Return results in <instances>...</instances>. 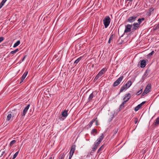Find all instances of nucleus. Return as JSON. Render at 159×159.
Wrapping results in <instances>:
<instances>
[{
	"mask_svg": "<svg viewBox=\"0 0 159 159\" xmlns=\"http://www.w3.org/2000/svg\"><path fill=\"white\" fill-rule=\"evenodd\" d=\"M111 21V19L109 16H107L105 17L103 20L105 28H107L108 27Z\"/></svg>",
	"mask_w": 159,
	"mask_h": 159,
	"instance_id": "obj_1",
	"label": "nucleus"
},
{
	"mask_svg": "<svg viewBox=\"0 0 159 159\" xmlns=\"http://www.w3.org/2000/svg\"><path fill=\"white\" fill-rule=\"evenodd\" d=\"M132 24H127L125 26V29L124 31V32L123 34L121 36L120 38L123 37L125 33H127L130 31L131 30V28H132Z\"/></svg>",
	"mask_w": 159,
	"mask_h": 159,
	"instance_id": "obj_2",
	"label": "nucleus"
},
{
	"mask_svg": "<svg viewBox=\"0 0 159 159\" xmlns=\"http://www.w3.org/2000/svg\"><path fill=\"white\" fill-rule=\"evenodd\" d=\"M9 113L12 114V118H13L16 116H17V117L20 114V111L19 110L15 109L12 110Z\"/></svg>",
	"mask_w": 159,
	"mask_h": 159,
	"instance_id": "obj_3",
	"label": "nucleus"
},
{
	"mask_svg": "<svg viewBox=\"0 0 159 159\" xmlns=\"http://www.w3.org/2000/svg\"><path fill=\"white\" fill-rule=\"evenodd\" d=\"M124 78L123 76H121L119 78L113 83V86L116 87L118 86Z\"/></svg>",
	"mask_w": 159,
	"mask_h": 159,
	"instance_id": "obj_4",
	"label": "nucleus"
},
{
	"mask_svg": "<svg viewBox=\"0 0 159 159\" xmlns=\"http://www.w3.org/2000/svg\"><path fill=\"white\" fill-rule=\"evenodd\" d=\"M137 18V16L135 15L130 16L128 18L127 20V22L131 23H133L136 20Z\"/></svg>",
	"mask_w": 159,
	"mask_h": 159,
	"instance_id": "obj_5",
	"label": "nucleus"
},
{
	"mask_svg": "<svg viewBox=\"0 0 159 159\" xmlns=\"http://www.w3.org/2000/svg\"><path fill=\"white\" fill-rule=\"evenodd\" d=\"M30 104H28L24 108L23 111L22 113H21V117L23 118L25 116L27 111L30 107Z\"/></svg>",
	"mask_w": 159,
	"mask_h": 159,
	"instance_id": "obj_6",
	"label": "nucleus"
},
{
	"mask_svg": "<svg viewBox=\"0 0 159 159\" xmlns=\"http://www.w3.org/2000/svg\"><path fill=\"white\" fill-rule=\"evenodd\" d=\"M97 94V93L96 91H93L92 93L90 94L89 97L88 98V102H90L92 101L93 100L92 99L93 97Z\"/></svg>",
	"mask_w": 159,
	"mask_h": 159,
	"instance_id": "obj_7",
	"label": "nucleus"
},
{
	"mask_svg": "<svg viewBox=\"0 0 159 159\" xmlns=\"http://www.w3.org/2000/svg\"><path fill=\"white\" fill-rule=\"evenodd\" d=\"M132 25L133 27L132 28V30L133 31L139 29L140 27V25H138L136 23H134Z\"/></svg>",
	"mask_w": 159,
	"mask_h": 159,
	"instance_id": "obj_8",
	"label": "nucleus"
},
{
	"mask_svg": "<svg viewBox=\"0 0 159 159\" xmlns=\"http://www.w3.org/2000/svg\"><path fill=\"white\" fill-rule=\"evenodd\" d=\"M146 102V101H144V102H142L140 104H139L135 108L134 111H137L140 108H141L142 106L143 105V104H144Z\"/></svg>",
	"mask_w": 159,
	"mask_h": 159,
	"instance_id": "obj_9",
	"label": "nucleus"
},
{
	"mask_svg": "<svg viewBox=\"0 0 159 159\" xmlns=\"http://www.w3.org/2000/svg\"><path fill=\"white\" fill-rule=\"evenodd\" d=\"M146 65V61L145 60H143L140 61V66L142 68L144 67Z\"/></svg>",
	"mask_w": 159,
	"mask_h": 159,
	"instance_id": "obj_10",
	"label": "nucleus"
},
{
	"mask_svg": "<svg viewBox=\"0 0 159 159\" xmlns=\"http://www.w3.org/2000/svg\"><path fill=\"white\" fill-rule=\"evenodd\" d=\"M28 73V71H25L24 73V74H23L22 76L21 77V81L20 82V84L21 83H22L23 82V80H24L25 79V78L26 75H27Z\"/></svg>",
	"mask_w": 159,
	"mask_h": 159,
	"instance_id": "obj_11",
	"label": "nucleus"
},
{
	"mask_svg": "<svg viewBox=\"0 0 159 159\" xmlns=\"http://www.w3.org/2000/svg\"><path fill=\"white\" fill-rule=\"evenodd\" d=\"M151 88V84H148L147 86H146V88L144 90L145 91H147L146 92L147 93H149L150 91V89Z\"/></svg>",
	"mask_w": 159,
	"mask_h": 159,
	"instance_id": "obj_12",
	"label": "nucleus"
},
{
	"mask_svg": "<svg viewBox=\"0 0 159 159\" xmlns=\"http://www.w3.org/2000/svg\"><path fill=\"white\" fill-rule=\"evenodd\" d=\"M99 144L98 143H94V145L93 146V147L92 148V151H95L97 149L98 147Z\"/></svg>",
	"mask_w": 159,
	"mask_h": 159,
	"instance_id": "obj_13",
	"label": "nucleus"
},
{
	"mask_svg": "<svg viewBox=\"0 0 159 159\" xmlns=\"http://www.w3.org/2000/svg\"><path fill=\"white\" fill-rule=\"evenodd\" d=\"M131 97V95L129 93L126 94L125 95V97L123 98L124 101H125L126 100L128 99V100L130 99Z\"/></svg>",
	"mask_w": 159,
	"mask_h": 159,
	"instance_id": "obj_14",
	"label": "nucleus"
},
{
	"mask_svg": "<svg viewBox=\"0 0 159 159\" xmlns=\"http://www.w3.org/2000/svg\"><path fill=\"white\" fill-rule=\"evenodd\" d=\"M61 115L62 117H64L65 118L68 115V111L66 110H64L62 112Z\"/></svg>",
	"mask_w": 159,
	"mask_h": 159,
	"instance_id": "obj_15",
	"label": "nucleus"
},
{
	"mask_svg": "<svg viewBox=\"0 0 159 159\" xmlns=\"http://www.w3.org/2000/svg\"><path fill=\"white\" fill-rule=\"evenodd\" d=\"M104 137V136L103 135V134H102L101 135L98 139L97 141H98L97 142V143L100 144V143Z\"/></svg>",
	"mask_w": 159,
	"mask_h": 159,
	"instance_id": "obj_16",
	"label": "nucleus"
},
{
	"mask_svg": "<svg viewBox=\"0 0 159 159\" xmlns=\"http://www.w3.org/2000/svg\"><path fill=\"white\" fill-rule=\"evenodd\" d=\"M95 119H93L92 120L89 122V124L85 127L87 129H88L89 128H90L92 125L93 122L95 121Z\"/></svg>",
	"mask_w": 159,
	"mask_h": 159,
	"instance_id": "obj_17",
	"label": "nucleus"
},
{
	"mask_svg": "<svg viewBox=\"0 0 159 159\" xmlns=\"http://www.w3.org/2000/svg\"><path fill=\"white\" fill-rule=\"evenodd\" d=\"M128 101V99L126 100L125 101H124L120 105L119 110L120 111L124 107V104L126 102Z\"/></svg>",
	"mask_w": 159,
	"mask_h": 159,
	"instance_id": "obj_18",
	"label": "nucleus"
},
{
	"mask_svg": "<svg viewBox=\"0 0 159 159\" xmlns=\"http://www.w3.org/2000/svg\"><path fill=\"white\" fill-rule=\"evenodd\" d=\"M132 85V82L131 81L129 80L128 81L127 83L124 85L126 87H127V89L129 88Z\"/></svg>",
	"mask_w": 159,
	"mask_h": 159,
	"instance_id": "obj_19",
	"label": "nucleus"
},
{
	"mask_svg": "<svg viewBox=\"0 0 159 159\" xmlns=\"http://www.w3.org/2000/svg\"><path fill=\"white\" fill-rule=\"evenodd\" d=\"M145 20L144 18H139L138 20V22L136 23H137L138 25H140V24L142 23V21H143Z\"/></svg>",
	"mask_w": 159,
	"mask_h": 159,
	"instance_id": "obj_20",
	"label": "nucleus"
},
{
	"mask_svg": "<svg viewBox=\"0 0 159 159\" xmlns=\"http://www.w3.org/2000/svg\"><path fill=\"white\" fill-rule=\"evenodd\" d=\"M127 89V87H126L125 85H124L120 89L119 93V94H120V93L122 92L124 90H126Z\"/></svg>",
	"mask_w": 159,
	"mask_h": 159,
	"instance_id": "obj_21",
	"label": "nucleus"
},
{
	"mask_svg": "<svg viewBox=\"0 0 159 159\" xmlns=\"http://www.w3.org/2000/svg\"><path fill=\"white\" fill-rule=\"evenodd\" d=\"M94 133L95 134H97L98 132H97V130L96 129H93L91 130V134L92 135H93V136H95V134H94Z\"/></svg>",
	"mask_w": 159,
	"mask_h": 159,
	"instance_id": "obj_22",
	"label": "nucleus"
},
{
	"mask_svg": "<svg viewBox=\"0 0 159 159\" xmlns=\"http://www.w3.org/2000/svg\"><path fill=\"white\" fill-rule=\"evenodd\" d=\"M12 118V114L11 113H8L7 116L6 120L7 121H9L10 120V119Z\"/></svg>",
	"mask_w": 159,
	"mask_h": 159,
	"instance_id": "obj_23",
	"label": "nucleus"
},
{
	"mask_svg": "<svg viewBox=\"0 0 159 159\" xmlns=\"http://www.w3.org/2000/svg\"><path fill=\"white\" fill-rule=\"evenodd\" d=\"M159 125V117H157L156 120V121L154 123V125L156 126Z\"/></svg>",
	"mask_w": 159,
	"mask_h": 159,
	"instance_id": "obj_24",
	"label": "nucleus"
},
{
	"mask_svg": "<svg viewBox=\"0 0 159 159\" xmlns=\"http://www.w3.org/2000/svg\"><path fill=\"white\" fill-rule=\"evenodd\" d=\"M20 43V40H18L13 45V47L16 48L18 46Z\"/></svg>",
	"mask_w": 159,
	"mask_h": 159,
	"instance_id": "obj_25",
	"label": "nucleus"
},
{
	"mask_svg": "<svg viewBox=\"0 0 159 159\" xmlns=\"http://www.w3.org/2000/svg\"><path fill=\"white\" fill-rule=\"evenodd\" d=\"M7 0H3L0 3V9L4 5L5 2Z\"/></svg>",
	"mask_w": 159,
	"mask_h": 159,
	"instance_id": "obj_26",
	"label": "nucleus"
},
{
	"mask_svg": "<svg viewBox=\"0 0 159 159\" xmlns=\"http://www.w3.org/2000/svg\"><path fill=\"white\" fill-rule=\"evenodd\" d=\"M75 147H76V146L75 145H73L71 147V148H70V151H71L73 152H74L75 150Z\"/></svg>",
	"mask_w": 159,
	"mask_h": 159,
	"instance_id": "obj_27",
	"label": "nucleus"
},
{
	"mask_svg": "<svg viewBox=\"0 0 159 159\" xmlns=\"http://www.w3.org/2000/svg\"><path fill=\"white\" fill-rule=\"evenodd\" d=\"M150 69H147L144 74V75L145 76H147L150 73Z\"/></svg>",
	"mask_w": 159,
	"mask_h": 159,
	"instance_id": "obj_28",
	"label": "nucleus"
},
{
	"mask_svg": "<svg viewBox=\"0 0 159 159\" xmlns=\"http://www.w3.org/2000/svg\"><path fill=\"white\" fill-rule=\"evenodd\" d=\"M104 148V145H102L98 150L97 153H98L99 152L102 150Z\"/></svg>",
	"mask_w": 159,
	"mask_h": 159,
	"instance_id": "obj_29",
	"label": "nucleus"
},
{
	"mask_svg": "<svg viewBox=\"0 0 159 159\" xmlns=\"http://www.w3.org/2000/svg\"><path fill=\"white\" fill-rule=\"evenodd\" d=\"M154 10V8L153 7H151L149 9V12L148 15L150 16L151 15V13Z\"/></svg>",
	"mask_w": 159,
	"mask_h": 159,
	"instance_id": "obj_30",
	"label": "nucleus"
},
{
	"mask_svg": "<svg viewBox=\"0 0 159 159\" xmlns=\"http://www.w3.org/2000/svg\"><path fill=\"white\" fill-rule=\"evenodd\" d=\"M107 70V69L106 68H104L101 70L100 71L103 74H104Z\"/></svg>",
	"mask_w": 159,
	"mask_h": 159,
	"instance_id": "obj_31",
	"label": "nucleus"
},
{
	"mask_svg": "<svg viewBox=\"0 0 159 159\" xmlns=\"http://www.w3.org/2000/svg\"><path fill=\"white\" fill-rule=\"evenodd\" d=\"M16 142V141L15 140H13L11 141L9 145L10 146H12Z\"/></svg>",
	"mask_w": 159,
	"mask_h": 159,
	"instance_id": "obj_32",
	"label": "nucleus"
},
{
	"mask_svg": "<svg viewBox=\"0 0 159 159\" xmlns=\"http://www.w3.org/2000/svg\"><path fill=\"white\" fill-rule=\"evenodd\" d=\"M154 53L155 52L154 51H152L150 53L148 54V55H147L148 57H150L152 56V55L153 54H154Z\"/></svg>",
	"mask_w": 159,
	"mask_h": 159,
	"instance_id": "obj_33",
	"label": "nucleus"
},
{
	"mask_svg": "<svg viewBox=\"0 0 159 159\" xmlns=\"http://www.w3.org/2000/svg\"><path fill=\"white\" fill-rule=\"evenodd\" d=\"M115 36V35L112 33L111 34V35L109 38V40H112L113 39V38Z\"/></svg>",
	"mask_w": 159,
	"mask_h": 159,
	"instance_id": "obj_34",
	"label": "nucleus"
},
{
	"mask_svg": "<svg viewBox=\"0 0 159 159\" xmlns=\"http://www.w3.org/2000/svg\"><path fill=\"white\" fill-rule=\"evenodd\" d=\"M81 57L78 58L74 62V64H75V63L76 64H77L81 60Z\"/></svg>",
	"mask_w": 159,
	"mask_h": 159,
	"instance_id": "obj_35",
	"label": "nucleus"
},
{
	"mask_svg": "<svg viewBox=\"0 0 159 159\" xmlns=\"http://www.w3.org/2000/svg\"><path fill=\"white\" fill-rule=\"evenodd\" d=\"M65 157V155L64 153H61L60 154L59 157V159H64Z\"/></svg>",
	"mask_w": 159,
	"mask_h": 159,
	"instance_id": "obj_36",
	"label": "nucleus"
},
{
	"mask_svg": "<svg viewBox=\"0 0 159 159\" xmlns=\"http://www.w3.org/2000/svg\"><path fill=\"white\" fill-rule=\"evenodd\" d=\"M19 153V151L16 152L13 155V158L12 159H14L17 156L18 154Z\"/></svg>",
	"mask_w": 159,
	"mask_h": 159,
	"instance_id": "obj_37",
	"label": "nucleus"
},
{
	"mask_svg": "<svg viewBox=\"0 0 159 159\" xmlns=\"http://www.w3.org/2000/svg\"><path fill=\"white\" fill-rule=\"evenodd\" d=\"M95 119V124L96 126H98L99 125V123L98 122V120H97V118L96 117V118L95 119Z\"/></svg>",
	"mask_w": 159,
	"mask_h": 159,
	"instance_id": "obj_38",
	"label": "nucleus"
},
{
	"mask_svg": "<svg viewBox=\"0 0 159 159\" xmlns=\"http://www.w3.org/2000/svg\"><path fill=\"white\" fill-rule=\"evenodd\" d=\"M142 92V89H141L139 90L136 93L137 95H139Z\"/></svg>",
	"mask_w": 159,
	"mask_h": 159,
	"instance_id": "obj_39",
	"label": "nucleus"
},
{
	"mask_svg": "<svg viewBox=\"0 0 159 159\" xmlns=\"http://www.w3.org/2000/svg\"><path fill=\"white\" fill-rule=\"evenodd\" d=\"M118 130V129H115L113 130L114 135L116 134Z\"/></svg>",
	"mask_w": 159,
	"mask_h": 159,
	"instance_id": "obj_40",
	"label": "nucleus"
},
{
	"mask_svg": "<svg viewBox=\"0 0 159 159\" xmlns=\"http://www.w3.org/2000/svg\"><path fill=\"white\" fill-rule=\"evenodd\" d=\"M1 153V156H3L4 154L5 153V151H2V149H1L0 150V153Z\"/></svg>",
	"mask_w": 159,
	"mask_h": 159,
	"instance_id": "obj_41",
	"label": "nucleus"
},
{
	"mask_svg": "<svg viewBox=\"0 0 159 159\" xmlns=\"http://www.w3.org/2000/svg\"><path fill=\"white\" fill-rule=\"evenodd\" d=\"M103 75L102 73H101L100 71L97 74V75L99 77V78L101 76H102Z\"/></svg>",
	"mask_w": 159,
	"mask_h": 159,
	"instance_id": "obj_42",
	"label": "nucleus"
},
{
	"mask_svg": "<svg viewBox=\"0 0 159 159\" xmlns=\"http://www.w3.org/2000/svg\"><path fill=\"white\" fill-rule=\"evenodd\" d=\"M146 91H145L144 90L143 92V93L142 94V96H144L145 94L148 93H147V92Z\"/></svg>",
	"mask_w": 159,
	"mask_h": 159,
	"instance_id": "obj_43",
	"label": "nucleus"
},
{
	"mask_svg": "<svg viewBox=\"0 0 159 159\" xmlns=\"http://www.w3.org/2000/svg\"><path fill=\"white\" fill-rule=\"evenodd\" d=\"M74 153V152H73L70 151L69 156H71V157H72V156H73V154Z\"/></svg>",
	"mask_w": 159,
	"mask_h": 159,
	"instance_id": "obj_44",
	"label": "nucleus"
},
{
	"mask_svg": "<svg viewBox=\"0 0 159 159\" xmlns=\"http://www.w3.org/2000/svg\"><path fill=\"white\" fill-rule=\"evenodd\" d=\"M146 77V76H145L144 75V74L143 75V76L142 79H141L143 81L145 79Z\"/></svg>",
	"mask_w": 159,
	"mask_h": 159,
	"instance_id": "obj_45",
	"label": "nucleus"
},
{
	"mask_svg": "<svg viewBox=\"0 0 159 159\" xmlns=\"http://www.w3.org/2000/svg\"><path fill=\"white\" fill-rule=\"evenodd\" d=\"M4 40V38L2 37H0V43Z\"/></svg>",
	"mask_w": 159,
	"mask_h": 159,
	"instance_id": "obj_46",
	"label": "nucleus"
},
{
	"mask_svg": "<svg viewBox=\"0 0 159 159\" xmlns=\"http://www.w3.org/2000/svg\"><path fill=\"white\" fill-rule=\"evenodd\" d=\"M135 120L134 121V122H135V124H136L138 122V119L137 118H135Z\"/></svg>",
	"mask_w": 159,
	"mask_h": 159,
	"instance_id": "obj_47",
	"label": "nucleus"
},
{
	"mask_svg": "<svg viewBox=\"0 0 159 159\" xmlns=\"http://www.w3.org/2000/svg\"><path fill=\"white\" fill-rule=\"evenodd\" d=\"M16 53V52L15 50H14V51H11L10 52V54H13L15 53Z\"/></svg>",
	"mask_w": 159,
	"mask_h": 159,
	"instance_id": "obj_48",
	"label": "nucleus"
},
{
	"mask_svg": "<svg viewBox=\"0 0 159 159\" xmlns=\"http://www.w3.org/2000/svg\"><path fill=\"white\" fill-rule=\"evenodd\" d=\"M26 57V56H25L23 57V59H22V61H24L25 59V58Z\"/></svg>",
	"mask_w": 159,
	"mask_h": 159,
	"instance_id": "obj_49",
	"label": "nucleus"
},
{
	"mask_svg": "<svg viewBox=\"0 0 159 159\" xmlns=\"http://www.w3.org/2000/svg\"><path fill=\"white\" fill-rule=\"evenodd\" d=\"M95 78L97 79V80L99 78V77L97 75L95 77Z\"/></svg>",
	"mask_w": 159,
	"mask_h": 159,
	"instance_id": "obj_50",
	"label": "nucleus"
},
{
	"mask_svg": "<svg viewBox=\"0 0 159 159\" xmlns=\"http://www.w3.org/2000/svg\"><path fill=\"white\" fill-rule=\"evenodd\" d=\"M15 50L16 51V52H17L18 51H19V50L18 48H17V49H16V50Z\"/></svg>",
	"mask_w": 159,
	"mask_h": 159,
	"instance_id": "obj_51",
	"label": "nucleus"
},
{
	"mask_svg": "<svg viewBox=\"0 0 159 159\" xmlns=\"http://www.w3.org/2000/svg\"><path fill=\"white\" fill-rule=\"evenodd\" d=\"M133 0H126V2L128 1H129V2H132Z\"/></svg>",
	"mask_w": 159,
	"mask_h": 159,
	"instance_id": "obj_52",
	"label": "nucleus"
},
{
	"mask_svg": "<svg viewBox=\"0 0 159 159\" xmlns=\"http://www.w3.org/2000/svg\"><path fill=\"white\" fill-rule=\"evenodd\" d=\"M60 120H64V119H63V118H62V117L61 118H60Z\"/></svg>",
	"mask_w": 159,
	"mask_h": 159,
	"instance_id": "obj_53",
	"label": "nucleus"
},
{
	"mask_svg": "<svg viewBox=\"0 0 159 159\" xmlns=\"http://www.w3.org/2000/svg\"><path fill=\"white\" fill-rule=\"evenodd\" d=\"M71 157H71V156H69V159H71Z\"/></svg>",
	"mask_w": 159,
	"mask_h": 159,
	"instance_id": "obj_54",
	"label": "nucleus"
},
{
	"mask_svg": "<svg viewBox=\"0 0 159 159\" xmlns=\"http://www.w3.org/2000/svg\"><path fill=\"white\" fill-rule=\"evenodd\" d=\"M111 40H109V39L108 43H111Z\"/></svg>",
	"mask_w": 159,
	"mask_h": 159,
	"instance_id": "obj_55",
	"label": "nucleus"
},
{
	"mask_svg": "<svg viewBox=\"0 0 159 159\" xmlns=\"http://www.w3.org/2000/svg\"><path fill=\"white\" fill-rule=\"evenodd\" d=\"M97 80V79H96L95 78L94 80V81H96Z\"/></svg>",
	"mask_w": 159,
	"mask_h": 159,
	"instance_id": "obj_56",
	"label": "nucleus"
},
{
	"mask_svg": "<svg viewBox=\"0 0 159 159\" xmlns=\"http://www.w3.org/2000/svg\"><path fill=\"white\" fill-rule=\"evenodd\" d=\"M157 26H158V25H157V27H156V28H155V29H158Z\"/></svg>",
	"mask_w": 159,
	"mask_h": 159,
	"instance_id": "obj_57",
	"label": "nucleus"
},
{
	"mask_svg": "<svg viewBox=\"0 0 159 159\" xmlns=\"http://www.w3.org/2000/svg\"><path fill=\"white\" fill-rule=\"evenodd\" d=\"M48 159H52V157H50Z\"/></svg>",
	"mask_w": 159,
	"mask_h": 159,
	"instance_id": "obj_58",
	"label": "nucleus"
},
{
	"mask_svg": "<svg viewBox=\"0 0 159 159\" xmlns=\"http://www.w3.org/2000/svg\"><path fill=\"white\" fill-rule=\"evenodd\" d=\"M7 153H5L4 156H6L7 155Z\"/></svg>",
	"mask_w": 159,
	"mask_h": 159,
	"instance_id": "obj_59",
	"label": "nucleus"
},
{
	"mask_svg": "<svg viewBox=\"0 0 159 159\" xmlns=\"http://www.w3.org/2000/svg\"><path fill=\"white\" fill-rule=\"evenodd\" d=\"M11 153H10V154L9 155V156H8V157H9L10 156V155H11Z\"/></svg>",
	"mask_w": 159,
	"mask_h": 159,
	"instance_id": "obj_60",
	"label": "nucleus"
},
{
	"mask_svg": "<svg viewBox=\"0 0 159 159\" xmlns=\"http://www.w3.org/2000/svg\"><path fill=\"white\" fill-rule=\"evenodd\" d=\"M8 157H7L6 159H8Z\"/></svg>",
	"mask_w": 159,
	"mask_h": 159,
	"instance_id": "obj_61",
	"label": "nucleus"
},
{
	"mask_svg": "<svg viewBox=\"0 0 159 159\" xmlns=\"http://www.w3.org/2000/svg\"><path fill=\"white\" fill-rule=\"evenodd\" d=\"M121 42H120V43H119V44H121Z\"/></svg>",
	"mask_w": 159,
	"mask_h": 159,
	"instance_id": "obj_62",
	"label": "nucleus"
},
{
	"mask_svg": "<svg viewBox=\"0 0 159 159\" xmlns=\"http://www.w3.org/2000/svg\"><path fill=\"white\" fill-rule=\"evenodd\" d=\"M121 42H120V43H119V44H121Z\"/></svg>",
	"mask_w": 159,
	"mask_h": 159,
	"instance_id": "obj_63",
	"label": "nucleus"
},
{
	"mask_svg": "<svg viewBox=\"0 0 159 159\" xmlns=\"http://www.w3.org/2000/svg\"><path fill=\"white\" fill-rule=\"evenodd\" d=\"M4 149L5 148V147H4Z\"/></svg>",
	"mask_w": 159,
	"mask_h": 159,
	"instance_id": "obj_64",
	"label": "nucleus"
}]
</instances>
